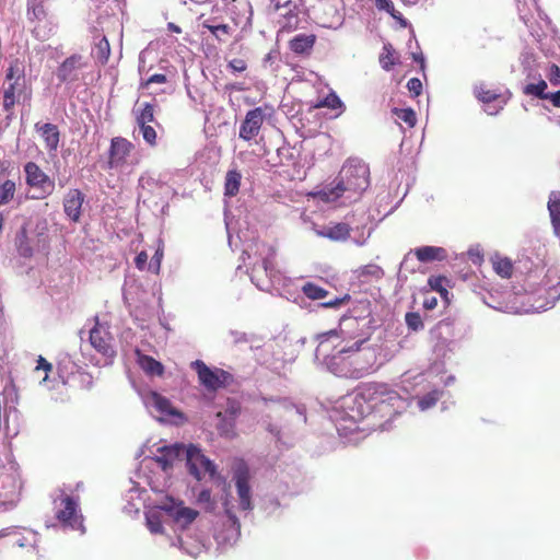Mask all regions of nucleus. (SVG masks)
I'll return each mask as SVG.
<instances>
[{"mask_svg":"<svg viewBox=\"0 0 560 560\" xmlns=\"http://www.w3.org/2000/svg\"><path fill=\"white\" fill-rule=\"evenodd\" d=\"M185 458L188 466L189 474L194 476L197 480L202 479L203 474H209L211 479L218 483V486L222 487V491L224 492V497L222 498V505L224 508L225 515L232 525L240 530L241 524L233 511V505L231 502V486L226 481V478L219 475L217 472L215 464L210 460L199 447L190 444L187 448H185Z\"/></svg>","mask_w":560,"mask_h":560,"instance_id":"1","label":"nucleus"},{"mask_svg":"<svg viewBox=\"0 0 560 560\" xmlns=\"http://www.w3.org/2000/svg\"><path fill=\"white\" fill-rule=\"evenodd\" d=\"M366 338H360L349 348H342L337 353L327 359V366L331 373L339 377L361 378L364 376L369 366H366L359 352L360 346Z\"/></svg>","mask_w":560,"mask_h":560,"instance_id":"2","label":"nucleus"},{"mask_svg":"<svg viewBox=\"0 0 560 560\" xmlns=\"http://www.w3.org/2000/svg\"><path fill=\"white\" fill-rule=\"evenodd\" d=\"M338 177L348 189V194L360 196L370 185V168L364 162L350 159L341 167Z\"/></svg>","mask_w":560,"mask_h":560,"instance_id":"3","label":"nucleus"},{"mask_svg":"<svg viewBox=\"0 0 560 560\" xmlns=\"http://www.w3.org/2000/svg\"><path fill=\"white\" fill-rule=\"evenodd\" d=\"M192 368L197 372L199 383L210 392L226 387L233 380L229 372L219 368L210 369L200 360L192 362Z\"/></svg>","mask_w":560,"mask_h":560,"instance_id":"4","label":"nucleus"},{"mask_svg":"<svg viewBox=\"0 0 560 560\" xmlns=\"http://www.w3.org/2000/svg\"><path fill=\"white\" fill-rule=\"evenodd\" d=\"M56 518L62 526L84 533L83 515L80 513L78 501L72 497L65 493L60 495Z\"/></svg>","mask_w":560,"mask_h":560,"instance_id":"5","label":"nucleus"},{"mask_svg":"<svg viewBox=\"0 0 560 560\" xmlns=\"http://www.w3.org/2000/svg\"><path fill=\"white\" fill-rule=\"evenodd\" d=\"M383 395V398L373 412L381 419H386V421H389L406 409L407 402L402 396H400L388 385H386Z\"/></svg>","mask_w":560,"mask_h":560,"instance_id":"6","label":"nucleus"},{"mask_svg":"<svg viewBox=\"0 0 560 560\" xmlns=\"http://www.w3.org/2000/svg\"><path fill=\"white\" fill-rule=\"evenodd\" d=\"M233 479L235 481L236 493L238 499L240 510L252 511L254 504L252 501V487L249 485V469L247 465L241 462L234 470Z\"/></svg>","mask_w":560,"mask_h":560,"instance_id":"7","label":"nucleus"},{"mask_svg":"<svg viewBox=\"0 0 560 560\" xmlns=\"http://www.w3.org/2000/svg\"><path fill=\"white\" fill-rule=\"evenodd\" d=\"M135 145L124 137H114L110 141L108 151V167L112 170H121L127 166Z\"/></svg>","mask_w":560,"mask_h":560,"instance_id":"8","label":"nucleus"},{"mask_svg":"<svg viewBox=\"0 0 560 560\" xmlns=\"http://www.w3.org/2000/svg\"><path fill=\"white\" fill-rule=\"evenodd\" d=\"M25 182L30 187L39 189L42 197L49 196L55 189V183L42 171L35 162H27L24 165Z\"/></svg>","mask_w":560,"mask_h":560,"instance_id":"9","label":"nucleus"},{"mask_svg":"<svg viewBox=\"0 0 560 560\" xmlns=\"http://www.w3.org/2000/svg\"><path fill=\"white\" fill-rule=\"evenodd\" d=\"M265 120V113L261 107H256L246 113L240 127V138L250 141L258 136Z\"/></svg>","mask_w":560,"mask_h":560,"instance_id":"10","label":"nucleus"},{"mask_svg":"<svg viewBox=\"0 0 560 560\" xmlns=\"http://www.w3.org/2000/svg\"><path fill=\"white\" fill-rule=\"evenodd\" d=\"M90 342L91 346L106 358H114L116 351L112 345V336L105 330L98 322L90 331Z\"/></svg>","mask_w":560,"mask_h":560,"instance_id":"11","label":"nucleus"},{"mask_svg":"<svg viewBox=\"0 0 560 560\" xmlns=\"http://www.w3.org/2000/svg\"><path fill=\"white\" fill-rule=\"evenodd\" d=\"M387 384L384 383H363L358 387L357 399L368 404L373 412L383 398V394Z\"/></svg>","mask_w":560,"mask_h":560,"instance_id":"12","label":"nucleus"},{"mask_svg":"<svg viewBox=\"0 0 560 560\" xmlns=\"http://www.w3.org/2000/svg\"><path fill=\"white\" fill-rule=\"evenodd\" d=\"M85 195L78 188L69 189L63 197V211L67 218L74 223L81 220V210Z\"/></svg>","mask_w":560,"mask_h":560,"instance_id":"13","label":"nucleus"},{"mask_svg":"<svg viewBox=\"0 0 560 560\" xmlns=\"http://www.w3.org/2000/svg\"><path fill=\"white\" fill-rule=\"evenodd\" d=\"M86 66L83 56L73 54L66 58L57 69L60 82H72L78 79V73Z\"/></svg>","mask_w":560,"mask_h":560,"instance_id":"14","label":"nucleus"},{"mask_svg":"<svg viewBox=\"0 0 560 560\" xmlns=\"http://www.w3.org/2000/svg\"><path fill=\"white\" fill-rule=\"evenodd\" d=\"M159 455L155 456L154 460L164 470H170L176 460H179L185 455V447L182 444H174L170 446H162L158 450Z\"/></svg>","mask_w":560,"mask_h":560,"instance_id":"15","label":"nucleus"},{"mask_svg":"<svg viewBox=\"0 0 560 560\" xmlns=\"http://www.w3.org/2000/svg\"><path fill=\"white\" fill-rule=\"evenodd\" d=\"M170 504L165 503L161 506L162 510L167 512L176 522H183L184 525L191 524L198 516V511L182 506L175 505L173 499H168Z\"/></svg>","mask_w":560,"mask_h":560,"instance_id":"16","label":"nucleus"},{"mask_svg":"<svg viewBox=\"0 0 560 560\" xmlns=\"http://www.w3.org/2000/svg\"><path fill=\"white\" fill-rule=\"evenodd\" d=\"M24 89L21 78L18 77L14 82L8 83L3 90V109L10 117L13 115V108L18 102L19 96L22 94Z\"/></svg>","mask_w":560,"mask_h":560,"instance_id":"17","label":"nucleus"},{"mask_svg":"<svg viewBox=\"0 0 560 560\" xmlns=\"http://www.w3.org/2000/svg\"><path fill=\"white\" fill-rule=\"evenodd\" d=\"M35 129L40 133V137L48 151H57L60 141V131L54 124H35Z\"/></svg>","mask_w":560,"mask_h":560,"instance_id":"18","label":"nucleus"},{"mask_svg":"<svg viewBox=\"0 0 560 560\" xmlns=\"http://www.w3.org/2000/svg\"><path fill=\"white\" fill-rule=\"evenodd\" d=\"M474 95L477 97L478 101L482 102L483 104L500 102L502 104L500 106L501 108L508 102V98L504 97L503 93L499 88L491 89L483 82L476 84L474 86Z\"/></svg>","mask_w":560,"mask_h":560,"instance_id":"19","label":"nucleus"},{"mask_svg":"<svg viewBox=\"0 0 560 560\" xmlns=\"http://www.w3.org/2000/svg\"><path fill=\"white\" fill-rule=\"evenodd\" d=\"M266 247V245H264ZM268 254L261 258V261L258 264H255L252 268V280H260V273L264 272L267 278H271L275 276L276 269H275V262H273V256L275 250L272 247L267 246Z\"/></svg>","mask_w":560,"mask_h":560,"instance_id":"20","label":"nucleus"},{"mask_svg":"<svg viewBox=\"0 0 560 560\" xmlns=\"http://www.w3.org/2000/svg\"><path fill=\"white\" fill-rule=\"evenodd\" d=\"M346 192H348V189L340 180V178L337 177L332 184L327 185L320 190L314 192V197L318 198L324 202H334L338 200L341 196H343V194Z\"/></svg>","mask_w":560,"mask_h":560,"instance_id":"21","label":"nucleus"},{"mask_svg":"<svg viewBox=\"0 0 560 560\" xmlns=\"http://www.w3.org/2000/svg\"><path fill=\"white\" fill-rule=\"evenodd\" d=\"M420 262L442 261L447 258V252L443 247L422 246L412 250Z\"/></svg>","mask_w":560,"mask_h":560,"instance_id":"22","label":"nucleus"},{"mask_svg":"<svg viewBox=\"0 0 560 560\" xmlns=\"http://www.w3.org/2000/svg\"><path fill=\"white\" fill-rule=\"evenodd\" d=\"M139 366L149 375L162 376L164 374L163 364L154 358L143 354L139 349L135 351Z\"/></svg>","mask_w":560,"mask_h":560,"instance_id":"23","label":"nucleus"},{"mask_svg":"<svg viewBox=\"0 0 560 560\" xmlns=\"http://www.w3.org/2000/svg\"><path fill=\"white\" fill-rule=\"evenodd\" d=\"M548 211L556 235L560 236V191H551L548 200Z\"/></svg>","mask_w":560,"mask_h":560,"instance_id":"24","label":"nucleus"},{"mask_svg":"<svg viewBox=\"0 0 560 560\" xmlns=\"http://www.w3.org/2000/svg\"><path fill=\"white\" fill-rule=\"evenodd\" d=\"M351 228L349 224L340 222L331 226L325 228L319 232V235L327 237L335 242L346 241L349 238Z\"/></svg>","mask_w":560,"mask_h":560,"instance_id":"25","label":"nucleus"},{"mask_svg":"<svg viewBox=\"0 0 560 560\" xmlns=\"http://www.w3.org/2000/svg\"><path fill=\"white\" fill-rule=\"evenodd\" d=\"M316 42L315 35L300 34L290 40V49L295 54H308Z\"/></svg>","mask_w":560,"mask_h":560,"instance_id":"26","label":"nucleus"},{"mask_svg":"<svg viewBox=\"0 0 560 560\" xmlns=\"http://www.w3.org/2000/svg\"><path fill=\"white\" fill-rule=\"evenodd\" d=\"M242 174L237 170H229L224 179V196L234 197L238 194Z\"/></svg>","mask_w":560,"mask_h":560,"instance_id":"27","label":"nucleus"},{"mask_svg":"<svg viewBox=\"0 0 560 560\" xmlns=\"http://www.w3.org/2000/svg\"><path fill=\"white\" fill-rule=\"evenodd\" d=\"M202 27L210 31V33L220 42H225L230 37L232 31L229 24L214 25V19L203 21Z\"/></svg>","mask_w":560,"mask_h":560,"instance_id":"28","label":"nucleus"},{"mask_svg":"<svg viewBox=\"0 0 560 560\" xmlns=\"http://www.w3.org/2000/svg\"><path fill=\"white\" fill-rule=\"evenodd\" d=\"M136 122L139 127L155 121L154 106L150 103L142 104V107L135 109Z\"/></svg>","mask_w":560,"mask_h":560,"instance_id":"29","label":"nucleus"},{"mask_svg":"<svg viewBox=\"0 0 560 560\" xmlns=\"http://www.w3.org/2000/svg\"><path fill=\"white\" fill-rule=\"evenodd\" d=\"M494 271L502 278H510L513 273V264L506 257L495 256L492 259Z\"/></svg>","mask_w":560,"mask_h":560,"instance_id":"30","label":"nucleus"},{"mask_svg":"<svg viewBox=\"0 0 560 560\" xmlns=\"http://www.w3.org/2000/svg\"><path fill=\"white\" fill-rule=\"evenodd\" d=\"M380 63L386 71L392 70V68L397 63L396 51L392 44L388 43L383 46V51L380 55Z\"/></svg>","mask_w":560,"mask_h":560,"instance_id":"31","label":"nucleus"},{"mask_svg":"<svg viewBox=\"0 0 560 560\" xmlns=\"http://www.w3.org/2000/svg\"><path fill=\"white\" fill-rule=\"evenodd\" d=\"M546 90H547V82L545 80L540 79L537 83L526 84L523 89V93L525 95L536 96L539 100H547L549 96V93L546 92Z\"/></svg>","mask_w":560,"mask_h":560,"instance_id":"32","label":"nucleus"},{"mask_svg":"<svg viewBox=\"0 0 560 560\" xmlns=\"http://www.w3.org/2000/svg\"><path fill=\"white\" fill-rule=\"evenodd\" d=\"M450 280L445 276H431L428 279V284L431 290L436 291L443 299H447L448 291L446 289Z\"/></svg>","mask_w":560,"mask_h":560,"instance_id":"33","label":"nucleus"},{"mask_svg":"<svg viewBox=\"0 0 560 560\" xmlns=\"http://www.w3.org/2000/svg\"><path fill=\"white\" fill-rule=\"evenodd\" d=\"M110 56V45L108 39L103 36L95 45V58L101 65H106Z\"/></svg>","mask_w":560,"mask_h":560,"instance_id":"34","label":"nucleus"},{"mask_svg":"<svg viewBox=\"0 0 560 560\" xmlns=\"http://www.w3.org/2000/svg\"><path fill=\"white\" fill-rule=\"evenodd\" d=\"M16 186L11 179L4 180L0 185V207L9 203L15 195Z\"/></svg>","mask_w":560,"mask_h":560,"instance_id":"35","label":"nucleus"},{"mask_svg":"<svg viewBox=\"0 0 560 560\" xmlns=\"http://www.w3.org/2000/svg\"><path fill=\"white\" fill-rule=\"evenodd\" d=\"M302 291L311 300H320L328 295L327 290L313 282L305 283L302 288Z\"/></svg>","mask_w":560,"mask_h":560,"instance_id":"36","label":"nucleus"},{"mask_svg":"<svg viewBox=\"0 0 560 560\" xmlns=\"http://www.w3.org/2000/svg\"><path fill=\"white\" fill-rule=\"evenodd\" d=\"M342 106H343V104H342L341 100L334 92L329 93L326 97H324L323 100L318 101L314 105L315 108L327 107V108H330V109H340Z\"/></svg>","mask_w":560,"mask_h":560,"instance_id":"37","label":"nucleus"},{"mask_svg":"<svg viewBox=\"0 0 560 560\" xmlns=\"http://www.w3.org/2000/svg\"><path fill=\"white\" fill-rule=\"evenodd\" d=\"M28 19L31 21H40L46 18L47 13L43 2L33 1L27 9Z\"/></svg>","mask_w":560,"mask_h":560,"instance_id":"38","label":"nucleus"},{"mask_svg":"<svg viewBox=\"0 0 560 560\" xmlns=\"http://www.w3.org/2000/svg\"><path fill=\"white\" fill-rule=\"evenodd\" d=\"M147 526L152 534H162L163 524L159 513H148L145 515Z\"/></svg>","mask_w":560,"mask_h":560,"instance_id":"39","label":"nucleus"},{"mask_svg":"<svg viewBox=\"0 0 560 560\" xmlns=\"http://www.w3.org/2000/svg\"><path fill=\"white\" fill-rule=\"evenodd\" d=\"M405 322L408 328L412 331H419L423 329L424 325L422 318L417 312H409L405 315Z\"/></svg>","mask_w":560,"mask_h":560,"instance_id":"40","label":"nucleus"},{"mask_svg":"<svg viewBox=\"0 0 560 560\" xmlns=\"http://www.w3.org/2000/svg\"><path fill=\"white\" fill-rule=\"evenodd\" d=\"M153 404H154V407L161 412V413H164V415H174V410L172 408V405L168 399H166L165 397L159 395V394H153Z\"/></svg>","mask_w":560,"mask_h":560,"instance_id":"41","label":"nucleus"},{"mask_svg":"<svg viewBox=\"0 0 560 560\" xmlns=\"http://www.w3.org/2000/svg\"><path fill=\"white\" fill-rule=\"evenodd\" d=\"M359 326V319L357 317L343 316L340 322V332L348 334L351 337H361V335H353L352 330Z\"/></svg>","mask_w":560,"mask_h":560,"instance_id":"42","label":"nucleus"},{"mask_svg":"<svg viewBox=\"0 0 560 560\" xmlns=\"http://www.w3.org/2000/svg\"><path fill=\"white\" fill-rule=\"evenodd\" d=\"M197 502L205 505V509L212 512L215 508V501L212 499L211 490L203 489L197 495Z\"/></svg>","mask_w":560,"mask_h":560,"instance_id":"43","label":"nucleus"},{"mask_svg":"<svg viewBox=\"0 0 560 560\" xmlns=\"http://www.w3.org/2000/svg\"><path fill=\"white\" fill-rule=\"evenodd\" d=\"M270 2L275 11L283 10V15L291 13L296 8L295 0H270Z\"/></svg>","mask_w":560,"mask_h":560,"instance_id":"44","label":"nucleus"},{"mask_svg":"<svg viewBox=\"0 0 560 560\" xmlns=\"http://www.w3.org/2000/svg\"><path fill=\"white\" fill-rule=\"evenodd\" d=\"M438 400H439V392L433 390V392H430L427 395L422 396L421 398H419L418 406L421 410H427V409L435 406Z\"/></svg>","mask_w":560,"mask_h":560,"instance_id":"45","label":"nucleus"},{"mask_svg":"<svg viewBox=\"0 0 560 560\" xmlns=\"http://www.w3.org/2000/svg\"><path fill=\"white\" fill-rule=\"evenodd\" d=\"M140 130H141V133H142V137L144 139V141L153 147L156 144V131L155 129L150 126V125H144L143 127H140Z\"/></svg>","mask_w":560,"mask_h":560,"instance_id":"46","label":"nucleus"},{"mask_svg":"<svg viewBox=\"0 0 560 560\" xmlns=\"http://www.w3.org/2000/svg\"><path fill=\"white\" fill-rule=\"evenodd\" d=\"M376 7L380 10H384L389 13L394 19H399V12L395 10V5L392 0H375Z\"/></svg>","mask_w":560,"mask_h":560,"instance_id":"47","label":"nucleus"},{"mask_svg":"<svg viewBox=\"0 0 560 560\" xmlns=\"http://www.w3.org/2000/svg\"><path fill=\"white\" fill-rule=\"evenodd\" d=\"M18 252L22 257H25V258H30L33 255V248L28 244L25 233L20 238V242L18 245Z\"/></svg>","mask_w":560,"mask_h":560,"instance_id":"48","label":"nucleus"},{"mask_svg":"<svg viewBox=\"0 0 560 560\" xmlns=\"http://www.w3.org/2000/svg\"><path fill=\"white\" fill-rule=\"evenodd\" d=\"M339 338L340 334L338 330L332 329L329 331L320 332L316 336V340L318 341L317 350H320L322 347L330 339V338Z\"/></svg>","mask_w":560,"mask_h":560,"instance_id":"49","label":"nucleus"},{"mask_svg":"<svg viewBox=\"0 0 560 560\" xmlns=\"http://www.w3.org/2000/svg\"><path fill=\"white\" fill-rule=\"evenodd\" d=\"M20 67H19V61L15 60L13 62H11L10 67L8 68L7 70V74H5V80L8 81V83L10 82H14V80L20 77Z\"/></svg>","mask_w":560,"mask_h":560,"instance_id":"50","label":"nucleus"},{"mask_svg":"<svg viewBox=\"0 0 560 560\" xmlns=\"http://www.w3.org/2000/svg\"><path fill=\"white\" fill-rule=\"evenodd\" d=\"M547 77L552 85H560V68L557 65H550Z\"/></svg>","mask_w":560,"mask_h":560,"instance_id":"51","label":"nucleus"},{"mask_svg":"<svg viewBox=\"0 0 560 560\" xmlns=\"http://www.w3.org/2000/svg\"><path fill=\"white\" fill-rule=\"evenodd\" d=\"M408 91L412 96H419L422 92V83L418 78H411L407 83Z\"/></svg>","mask_w":560,"mask_h":560,"instance_id":"52","label":"nucleus"},{"mask_svg":"<svg viewBox=\"0 0 560 560\" xmlns=\"http://www.w3.org/2000/svg\"><path fill=\"white\" fill-rule=\"evenodd\" d=\"M349 301H350V295L345 294L342 298H335L332 300L324 302L322 305L327 308H338Z\"/></svg>","mask_w":560,"mask_h":560,"instance_id":"53","label":"nucleus"},{"mask_svg":"<svg viewBox=\"0 0 560 560\" xmlns=\"http://www.w3.org/2000/svg\"><path fill=\"white\" fill-rule=\"evenodd\" d=\"M166 82V75L162 73H155L152 74L150 78H148L144 82L141 83L142 89L149 88L152 83L163 84Z\"/></svg>","mask_w":560,"mask_h":560,"instance_id":"54","label":"nucleus"},{"mask_svg":"<svg viewBox=\"0 0 560 560\" xmlns=\"http://www.w3.org/2000/svg\"><path fill=\"white\" fill-rule=\"evenodd\" d=\"M162 258H163V249L158 248L151 259V262H150V268L156 273L160 271Z\"/></svg>","mask_w":560,"mask_h":560,"instance_id":"55","label":"nucleus"},{"mask_svg":"<svg viewBox=\"0 0 560 560\" xmlns=\"http://www.w3.org/2000/svg\"><path fill=\"white\" fill-rule=\"evenodd\" d=\"M35 370H37V371L44 370L46 375L43 378V381H47L48 373L52 371V364L50 362H48L44 357L39 355L37 359V365H36Z\"/></svg>","mask_w":560,"mask_h":560,"instance_id":"56","label":"nucleus"},{"mask_svg":"<svg viewBox=\"0 0 560 560\" xmlns=\"http://www.w3.org/2000/svg\"><path fill=\"white\" fill-rule=\"evenodd\" d=\"M229 68L232 69L234 72H243L247 69V63L245 60L241 58L232 59L229 62Z\"/></svg>","mask_w":560,"mask_h":560,"instance_id":"57","label":"nucleus"},{"mask_svg":"<svg viewBox=\"0 0 560 560\" xmlns=\"http://www.w3.org/2000/svg\"><path fill=\"white\" fill-rule=\"evenodd\" d=\"M148 254L147 252H140L135 258V265L139 270H144L148 264Z\"/></svg>","mask_w":560,"mask_h":560,"instance_id":"58","label":"nucleus"},{"mask_svg":"<svg viewBox=\"0 0 560 560\" xmlns=\"http://www.w3.org/2000/svg\"><path fill=\"white\" fill-rule=\"evenodd\" d=\"M409 126H413L416 122V115L412 109L402 110V115L399 116Z\"/></svg>","mask_w":560,"mask_h":560,"instance_id":"59","label":"nucleus"},{"mask_svg":"<svg viewBox=\"0 0 560 560\" xmlns=\"http://www.w3.org/2000/svg\"><path fill=\"white\" fill-rule=\"evenodd\" d=\"M438 300L435 296L425 298L423 301V307L428 311H432L436 307Z\"/></svg>","mask_w":560,"mask_h":560,"instance_id":"60","label":"nucleus"},{"mask_svg":"<svg viewBox=\"0 0 560 560\" xmlns=\"http://www.w3.org/2000/svg\"><path fill=\"white\" fill-rule=\"evenodd\" d=\"M547 100L550 101L555 107L560 108V90L557 92L549 93V96Z\"/></svg>","mask_w":560,"mask_h":560,"instance_id":"61","label":"nucleus"},{"mask_svg":"<svg viewBox=\"0 0 560 560\" xmlns=\"http://www.w3.org/2000/svg\"><path fill=\"white\" fill-rule=\"evenodd\" d=\"M468 255H469V257L471 258L472 262H475V264H479V262H481V260H482V256L479 254V252H478V250H472V249H470V250L468 252Z\"/></svg>","mask_w":560,"mask_h":560,"instance_id":"62","label":"nucleus"},{"mask_svg":"<svg viewBox=\"0 0 560 560\" xmlns=\"http://www.w3.org/2000/svg\"><path fill=\"white\" fill-rule=\"evenodd\" d=\"M167 28L171 32H174V33H180L182 32V28L179 26H177L176 24H174V23H168L167 24Z\"/></svg>","mask_w":560,"mask_h":560,"instance_id":"63","label":"nucleus"},{"mask_svg":"<svg viewBox=\"0 0 560 560\" xmlns=\"http://www.w3.org/2000/svg\"><path fill=\"white\" fill-rule=\"evenodd\" d=\"M413 59H415V60H417V61H420L421 67H423L424 59H423V57H422V56L413 55Z\"/></svg>","mask_w":560,"mask_h":560,"instance_id":"64","label":"nucleus"}]
</instances>
